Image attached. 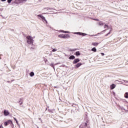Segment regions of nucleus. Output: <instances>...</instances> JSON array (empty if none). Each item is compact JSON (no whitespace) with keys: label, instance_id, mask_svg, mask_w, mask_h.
<instances>
[{"label":"nucleus","instance_id":"obj_1","mask_svg":"<svg viewBox=\"0 0 128 128\" xmlns=\"http://www.w3.org/2000/svg\"><path fill=\"white\" fill-rule=\"evenodd\" d=\"M27 44H34V38L32 36H28L26 37Z\"/></svg>","mask_w":128,"mask_h":128},{"label":"nucleus","instance_id":"obj_2","mask_svg":"<svg viewBox=\"0 0 128 128\" xmlns=\"http://www.w3.org/2000/svg\"><path fill=\"white\" fill-rule=\"evenodd\" d=\"M28 0H14V2L16 4H24Z\"/></svg>","mask_w":128,"mask_h":128},{"label":"nucleus","instance_id":"obj_3","mask_svg":"<svg viewBox=\"0 0 128 128\" xmlns=\"http://www.w3.org/2000/svg\"><path fill=\"white\" fill-rule=\"evenodd\" d=\"M80 128H90L88 126V122L82 123L80 126Z\"/></svg>","mask_w":128,"mask_h":128},{"label":"nucleus","instance_id":"obj_4","mask_svg":"<svg viewBox=\"0 0 128 128\" xmlns=\"http://www.w3.org/2000/svg\"><path fill=\"white\" fill-rule=\"evenodd\" d=\"M58 38H70V36L68 34H66V36L64 34H60L58 35Z\"/></svg>","mask_w":128,"mask_h":128},{"label":"nucleus","instance_id":"obj_5","mask_svg":"<svg viewBox=\"0 0 128 128\" xmlns=\"http://www.w3.org/2000/svg\"><path fill=\"white\" fill-rule=\"evenodd\" d=\"M38 16L39 18H42L44 22H46V24H48V21H46V18H44V16H42L40 14H38Z\"/></svg>","mask_w":128,"mask_h":128},{"label":"nucleus","instance_id":"obj_6","mask_svg":"<svg viewBox=\"0 0 128 128\" xmlns=\"http://www.w3.org/2000/svg\"><path fill=\"white\" fill-rule=\"evenodd\" d=\"M12 124V121L8 120L7 122H4V126H6L8 124Z\"/></svg>","mask_w":128,"mask_h":128},{"label":"nucleus","instance_id":"obj_7","mask_svg":"<svg viewBox=\"0 0 128 128\" xmlns=\"http://www.w3.org/2000/svg\"><path fill=\"white\" fill-rule=\"evenodd\" d=\"M4 114L5 116H8L10 114V112H8V110H4Z\"/></svg>","mask_w":128,"mask_h":128},{"label":"nucleus","instance_id":"obj_8","mask_svg":"<svg viewBox=\"0 0 128 128\" xmlns=\"http://www.w3.org/2000/svg\"><path fill=\"white\" fill-rule=\"evenodd\" d=\"M74 34H80V36H86V34L82 33V32H74Z\"/></svg>","mask_w":128,"mask_h":128},{"label":"nucleus","instance_id":"obj_9","mask_svg":"<svg viewBox=\"0 0 128 128\" xmlns=\"http://www.w3.org/2000/svg\"><path fill=\"white\" fill-rule=\"evenodd\" d=\"M80 62V59L77 58V59H74V60L73 61V64H78Z\"/></svg>","mask_w":128,"mask_h":128},{"label":"nucleus","instance_id":"obj_10","mask_svg":"<svg viewBox=\"0 0 128 128\" xmlns=\"http://www.w3.org/2000/svg\"><path fill=\"white\" fill-rule=\"evenodd\" d=\"M116 84H112L110 86V90H114V88H116Z\"/></svg>","mask_w":128,"mask_h":128},{"label":"nucleus","instance_id":"obj_11","mask_svg":"<svg viewBox=\"0 0 128 128\" xmlns=\"http://www.w3.org/2000/svg\"><path fill=\"white\" fill-rule=\"evenodd\" d=\"M82 64L81 62H79L76 65V68H80V66H82Z\"/></svg>","mask_w":128,"mask_h":128},{"label":"nucleus","instance_id":"obj_12","mask_svg":"<svg viewBox=\"0 0 128 128\" xmlns=\"http://www.w3.org/2000/svg\"><path fill=\"white\" fill-rule=\"evenodd\" d=\"M98 45V42H92V46H97Z\"/></svg>","mask_w":128,"mask_h":128},{"label":"nucleus","instance_id":"obj_13","mask_svg":"<svg viewBox=\"0 0 128 128\" xmlns=\"http://www.w3.org/2000/svg\"><path fill=\"white\" fill-rule=\"evenodd\" d=\"M74 58H76V57L74 56H71L69 58L70 60H74Z\"/></svg>","mask_w":128,"mask_h":128},{"label":"nucleus","instance_id":"obj_14","mask_svg":"<svg viewBox=\"0 0 128 128\" xmlns=\"http://www.w3.org/2000/svg\"><path fill=\"white\" fill-rule=\"evenodd\" d=\"M30 76H34V73L33 72H32L30 74Z\"/></svg>","mask_w":128,"mask_h":128},{"label":"nucleus","instance_id":"obj_15","mask_svg":"<svg viewBox=\"0 0 128 128\" xmlns=\"http://www.w3.org/2000/svg\"><path fill=\"white\" fill-rule=\"evenodd\" d=\"M76 55L77 56H80V52H76Z\"/></svg>","mask_w":128,"mask_h":128},{"label":"nucleus","instance_id":"obj_16","mask_svg":"<svg viewBox=\"0 0 128 128\" xmlns=\"http://www.w3.org/2000/svg\"><path fill=\"white\" fill-rule=\"evenodd\" d=\"M61 32H64L65 34H70V32H68V31L61 30Z\"/></svg>","mask_w":128,"mask_h":128},{"label":"nucleus","instance_id":"obj_17","mask_svg":"<svg viewBox=\"0 0 128 128\" xmlns=\"http://www.w3.org/2000/svg\"><path fill=\"white\" fill-rule=\"evenodd\" d=\"M124 98H128V92H126L124 94Z\"/></svg>","mask_w":128,"mask_h":128},{"label":"nucleus","instance_id":"obj_18","mask_svg":"<svg viewBox=\"0 0 128 128\" xmlns=\"http://www.w3.org/2000/svg\"><path fill=\"white\" fill-rule=\"evenodd\" d=\"M92 52H96V48H93L92 49Z\"/></svg>","mask_w":128,"mask_h":128},{"label":"nucleus","instance_id":"obj_19","mask_svg":"<svg viewBox=\"0 0 128 128\" xmlns=\"http://www.w3.org/2000/svg\"><path fill=\"white\" fill-rule=\"evenodd\" d=\"M18 103L20 104V106H22V99H20Z\"/></svg>","mask_w":128,"mask_h":128},{"label":"nucleus","instance_id":"obj_20","mask_svg":"<svg viewBox=\"0 0 128 128\" xmlns=\"http://www.w3.org/2000/svg\"><path fill=\"white\" fill-rule=\"evenodd\" d=\"M56 50H56V48H53L52 50V52H56Z\"/></svg>","mask_w":128,"mask_h":128},{"label":"nucleus","instance_id":"obj_21","mask_svg":"<svg viewBox=\"0 0 128 128\" xmlns=\"http://www.w3.org/2000/svg\"><path fill=\"white\" fill-rule=\"evenodd\" d=\"M12 0H8V4H10V2H12Z\"/></svg>","mask_w":128,"mask_h":128},{"label":"nucleus","instance_id":"obj_22","mask_svg":"<svg viewBox=\"0 0 128 128\" xmlns=\"http://www.w3.org/2000/svg\"><path fill=\"white\" fill-rule=\"evenodd\" d=\"M99 24H100V26H102V25L104 24L102 23V22H99Z\"/></svg>","mask_w":128,"mask_h":128},{"label":"nucleus","instance_id":"obj_23","mask_svg":"<svg viewBox=\"0 0 128 128\" xmlns=\"http://www.w3.org/2000/svg\"><path fill=\"white\" fill-rule=\"evenodd\" d=\"M50 66H52V68H54V63H52L51 64H50Z\"/></svg>","mask_w":128,"mask_h":128},{"label":"nucleus","instance_id":"obj_24","mask_svg":"<svg viewBox=\"0 0 128 128\" xmlns=\"http://www.w3.org/2000/svg\"><path fill=\"white\" fill-rule=\"evenodd\" d=\"M110 34V32H109L108 34H106L105 36H108V34Z\"/></svg>","mask_w":128,"mask_h":128},{"label":"nucleus","instance_id":"obj_25","mask_svg":"<svg viewBox=\"0 0 128 128\" xmlns=\"http://www.w3.org/2000/svg\"><path fill=\"white\" fill-rule=\"evenodd\" d=\"M16 124H18V126H20V124H18V122L17 121H16Z\"/></svg>","mask_w":128,"mask_h":128},{"label":"nucleus","instance_id":"obj_26","mask_svg":"<svg viewBox=\"0 0 128 128\" xmlns=\"http://www.w3.org/2000/svg\"><path fill=\"white\" fill-rule=\"evenodd\" d=\"M0 128H4V126H2V124H1L0 126Z\"/></svg>","mask_w":128,"mask_h":128},{"label":"nucleus","instance_id":"obj_27","mask_svg":"<svg viewBox=\"0 0 128 128\" xmlns=\"http://www.w3.org/2000/svg\"><path fill=\"white\" fill-rule=\"evenodd\" d=\"M76 50V49H75V50H71V52H74V51Z\"/></svg>","mask_w":128,"mask_h":128},{"label":"nucleus","instance_id":"obj_28","mask_svg":"<svg viewBox=\"0 0 128 128\" xmlns=\"http://www.w3.org/2000/svg\"><path fill=\"white\" fill-rule=\"evenodd\" d=\"M94 20H97V22H98V19H94Z\"/></svg>","mask_w":128,"mask_h":128},{"label":"nucleus","instance_id":"obj_29","mask_svg":"<svg viewBox=\"0 0 128 128\" xmlns=\"http://www.w3.org/2000/svg\"><path fill=\"white\" fill-rule=\"evenodd\" d=\"M101 54H102V56H104V53H101Z\"/></svg>","mask_w":128,"mask_h":128},{"label":"nucleus","instance_id":"obj_30","mask_svg":"<svg viewBox=\"0 0 128 128\" xmlns=\"http://www.w3.org/2000/svg\"><path fill=\"white\" fill-rule=\"evenodd\" d=\"M14 120H16V122L18 120H16V118H14Z\"/></svg>","mask_w":128,"mask_h":128},{"label":"nucleus","instance_id":"obj_31","mask_svg":"<svg viewBox=\"0 0 128 128\" xmlns=\"http://www.w3.org/2000/svg\"><path fill=\"white\" fill-rule=\"evenodd\" d=\"M2 0V2H6V0Z\"/></svg>","mask_w":128,"mask_h":128},{"label":"nucleus","instance_id":"obj_32","mask_svg":"<svg viewBox=\"0 0 128 128\" xmlns=\"http://www.w3.org/2000/svg\"><path fill=\"white\" fill-rule=\"evenodd\" d=\"M104 26H107L108 27V25L105 24ZM104 28H106V27H104Z\"/></svg>","mask_w":128,"mask_h":128},{"label":"nucleus","instance_id":"obj_33","mask_svg":"<svg viewBox=\"0 0 128 128\" xmlns=\"http://www.w3.org/2000/svg\"><path fill=\"white\" fill-rule=\"evenodd\" d=\"M38 120H41L40 118H38Z\"/></svg>","mask_w":128,"mask_h":128},{"label":"nucleus","instance_id":"obj_34","mask_svg":"<svg viewBox=\"0 0 128 128\" xmlns=\"http://www.w3.org/2000/svg\"><path fill=\"white\" fill-rule=\"evenodd\" d=\"M50 112L52 114V112L50 111Z\"/></svg>","mask_w":128,"mask_h":128},{"label":"nucleus","instance_id":"obj_35","mask_svg":"<svg viewBox=\"0 0 128 128\" xmlns=\"http://www.w3.org/2000/svg\"><path fill=\"white\" fill-rule=\"evenodd\" d=\"M94 36V35H92V36Z\"/></svg>","mask_w":128,"mask_h":128}]
</instances>
